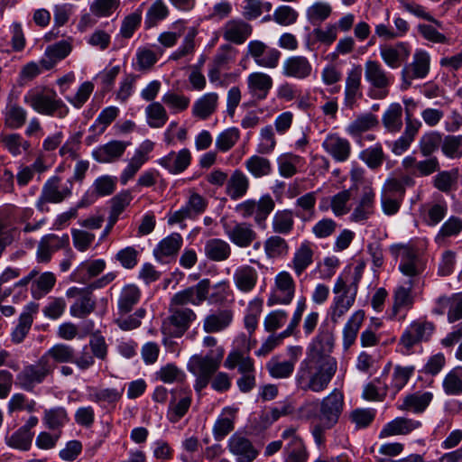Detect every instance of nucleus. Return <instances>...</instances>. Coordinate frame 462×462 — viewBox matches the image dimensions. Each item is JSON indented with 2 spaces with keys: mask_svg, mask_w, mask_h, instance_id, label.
<instances>
[{
  "mask_svg": "<svg viewBox=\"0 0 462 462\" xmlns=\"http://www.w3.org/2000/svg\"><path fill=\"white\" fill-rule=\"evenodd\" d=\"M336 371V361L328 359L326 362H318L306 358L298 369L296 384L304 392L320 393L328 387Z\"/></svg>",
  "mask_w": 462,
  "mask_h": 462,
  "instance_id": "f257e3e1",
  "label": "nucleus"
},
{
  "mask_svg": "<svg viewBox=\"0 0 462 462\" xmlns=\"http://www.w3.org/2000/svg\"><path fill=\"white\" fill-rule=\"evenodd\" d=\"M24 102L42 115L63 118L69 114L68 106L53 89L32 90L24 97Z\"/></svg>",
  "mask_w": 462,
  "mask_h": 462,
  "instance_id": "f03ea898",
  "label": "nucleus"
},
{
  "mask_svg": "<svg viewBox=\"0 0 462 462\" xmlns=\"http://www.w3.org/2000/svg\"><path fill=\"white\" fill-rule=\"evenodd\" d=\"M365 78L371 85L369 97L373 99H383L389 95V88L393 82V76L387 72L383 65L374 60L365 63Z\"/></svg>",
  "mask_w": 462,
  "mask_h": 462,
  "instance_id": "7ed1b4c3",
  "label": "nucleus"
},
{
  "mask_svg": "<svg viewBox=\"0 0 462 462\" xmlns=\"http://www.w3.org/2000/svg\"><path fill=\"white\" fill-rule=\"evenodd\" d=\"M170 316L163 321L162 332L170 337H181L190 328L197 315L193 310L170 303Z\"/></svg>",
  "mask_w": 462,
  "mask_h": 462,
  "instance_id": "20e7f679",
  "label": "nucleus"
},
{
  "mask_svg": "<svg viewBox=\"0 0 462 462\" xmlns=\"http://www.w3.org/2000/svg\"><path fill=\"white\" fill-rule=\"evenodd\" d=\"M275 202L270 195H263L259 200L247 199L236 205V211L244 218L254 217V223L262 229L266 227V220L273 211Z\"/></svg>",
  "mask_w": 462,
  "mask_h": 462,
  "instance_id": "39448f33",
  "label": "nucleus"
},
{
  "mask_svg": "<svg viewBox=\"0 0 462 462\" xmlns=\"http://www.w3.org/2000/svg\"><path fill=\"white\" fill-rule=\"evenodd\" d=\"M391 252L396 257H401L399 270L403 275L413 278L424 272L425 263L414 245H394L391 246Z\"/></svg>",
  "mask_w": 462,
  "mask_h": 462,
  "instance_id": "423d86ee",
  "label": "nucleus"
},
{
  "mask_svg": "<svg viewBox=\"0 0 462 462\" xmlns=\"http://www.w3.org/2000/svg\"><path fill=\"white\" fill-rule=\"evenodd\" d=\"M344 408L342 392L334 389L319 403V410L314 415L316 421L323 423L326 428H333L338 421Z\"/></svg>",
  "mask_w": 462,
  "mask_h": 462,
  "instance_id": "0eeeda50",
  "label": "nucleus"
},
{
  "mask_svg": "<svg viewBox=\"0 0 462 462\" xmlns=\"http://www.w3.org/2000/svg\"><path fill=\"white\" fill-rule=\"evenodd\" d=\"M51 365L41 356L35 364L25 365L16 375V384L26 392H32L36 385L42 383L53 372Z\"/></svg>",
  "mask_w": 462,
  "mask_h": 462,
  "instance_id": "6e6552de",
  "label": "nucleus"
},
{
  "mask_svg": "<svg viewBox=\"0 0 462 462\" xmlns=\"http://www.w3.org/2000/svg\"><path fill=\"white\" fill-rule=\"evenodd\" d=\"M224 353V348L218 346L210 350L205 356L194 355L188 363V369L194 375L212 377L219 368Z\"/></svg>",
  "mask_w": 462,
  "mask_h": 462,
  "instance_id": "1a4fd4ad",
  "label": "nucleus"
},
{
  "mask_svg": "<svg viewBox=\"0 0 462 462\" xmlns=\"http://www.w3.org/2000/svg\"><path fill=\"white\" fill-rule=\"evenodd\" d=\"M210 288L209 279H203L196 285L175 293L171 300V303L183 307H186L188 304L199 306L207 300Z\"/></svg>",
  "mask_w": 462,
  "mask_h": 462,
  "instance_id": "9d476101",
  "label": "nucleus"
},
{
  "mask_svg": "<svg viewBox=\"0 0 462 462\" xmlns=\"http://www.w3.org/2000/svg\"><path fill=\"white\" fill-rule=\"evenodd\" d=\"M69 186L60 189V178L53 176L50 178L43 185L42 194L37 201V208L43 212L45 205L48 203H60L66 198L71 195L72 180H69Z\"/></svg>",
  "mask_w": 462,
  "mask_h": 462,
  "instance_id": "9b49d317",
  "label": "nucleus"
},
{
  "mask_svg": "<svg viewBox=\"0 0 462 462\" xmlns=\"http://www.w3.org/2000/svg\"><path fill=\"white\" fill-rule=\"evenodd\" d=\"M434 330V323L427 320H415L402 333L400 344L407 351H411L415 345L428 341Z\"/></svg>",
  "mask_w": 462,
  "mask_h": 462,
  "instance_id": "f8f14e48",
  "label": "nucleus"
},
{
  "mask_svg": "<svg viewBox=\"0 0 462 462\" xmlns=\"http://www.w3.org/2000/svg\"><path fill=\"white\" fill-rule=\"evenodd\" d=\"M430 70V56L426 51H417L413 61L404 66L402 70V89L406 90L415 79L425 78Z\"/></svg>",
  "mask_w": 462,
  "mask_h": 462,
  "instance_id": "ddd939ff",
  "label": "nucleus"
},
{
  "mask_svg": "<svg viewBox=\"0 0 462 462\" xmlns=\"http://www.w3.org/2000/svg\"><path fill=\"white\" fill-rule=\"evenodd\" d=\"M334 347V336L332 332L325 328H320L319 334L313 339L307 359L318 362H326L328 359L336 361L330 356Z\"/></svg>",
  "mask_w": 462,
  "mask_h": 462,
  "instance_id": "4468645a",
  "label": "nucleus"
},
{
  "mask_svg": "<svg viewBox=\"0 0 462 462\" xmlns=\"http://www.w3.org/2000/svg\"><path fill=\"white\" fill-rule=\"evenodd\" d=\"M275 291L270 295L267 304H289L291 302L295 293V282L288 272L279 273L274 280Z\"/></svg>",
  "mask_w": 462,
  "mask_h": 462,
  "instance_id": "2eb2a0df",
  "label": "nucleus"
},
{
  "mask_svg": "<svg viewBox=\"0 0 462 462\" xmlns=\"http://www.w3.org/2000/svg\"><path fill=\"white\" fill-rule=\"evenodd\" d=\"M247 54L250 55L258 66L274 69L278 66L281 51L269 48L261 41H251L247 45Z\"/></svg>",
  "mask_w": 462,
  "mask_h": 462,
  "instance_id": "dca6fc26",
  "label": "nucleus"
},
{
  "mask_svg": "<svg viewBox=\"0 0 462 462\" xmlns=\"http://www.w3.org/2000/svg\"><path fill=\"white\" fill-rule=\"evenodd\" d=\"M222 32L226 42L240 45L253 33V26L244 19L234 18L224 24Z\"/></svg>",
  "mask_w": 462,
  "mask_h": 462,
  "instance_id": "f3484780",
  "label": "nucleus"
},
{
  "mask_svg": "<svg viewBox=\"0 0 462 462\" xmlns=\"http://www.w3.org/2000/svg\"><path fill=\"white\" fill-rule=\"evenodd\" d=\"M410 54V46L407 42H403L380 47L381 58L391 69H398L402 62L407 60Z\"/></svg>",
  "mask_w": 462,
  "mask_h": 462,
  "instance_id": "a211bd4d",
  "label": "nucleus"
},
{
  "mask_svg": "<svg viewBox=\"0 0 462 462\" xmlns=\"http://www.w3.org/2000/svg\"><path fill=\"white\" fill-rule=\"evenodd\" d=\"M69 244V237L68 235H64L60 237L54 234H49L44 236L39 243L37 249V260L40 263H48L51 258V254L68 246Z\"/></svg>",
  "mask_w": 462,
  "mask_h": 462,
  "instance_id": "6ab92c4d",
  "label": "nucleus"
},
{
  "mask_svg": "<svg viewBox=\"0 0 462 462\" xmlns=\"http://www.w3.org/2000/svg\"><path fill=\"white\" fill-rule=\"evenodd\" d=\"M375 192L371 186H365L359 201L354 208L350 220L361 222L367 220L374 213Z\"/></svg>",
  "mask_w": 462,
  "mask_h": 462,
  "instance_id": "aec40b11",
  "label": "nucleus"
},
{
  "mask_svg": "<svg viewBox=\"0 0 462 462\" xmlns=\"http://www.w3.org/2000/svg\"><path fill=\"white\" fill-rule=\"evenodd\" d=\"M42 356L51 366V371L54 372L58 364H74L76 350L69 345L59 343L52 346Z\"/></svg>",
  "mask_w": 462,
  "mask_h": 462,
  "instance_id": "412c9836",
  "label": "nucleus"
},
{
  "mask_svg": "<svg viewBox=\"0 0 462 462\" xmlns=\"http://www.w3.org/2000/svg\"><path fill=\"white\" fill-rule=\"evenodd\" d=\"M448 309V321L454 323L462 319V293L453 294L451 297H439L433 313L442 315Z\"/></svg>",
  "mask_w": 462,
  "mask_h": 462,
  "instance_id": "4be33fe9",
  "label": "nucleus"
},
{
  "mask_svg": "<svg viewBox=\"0 0 462 462\" xmlns=\"http://www.w3.org/2000/svg\"><path fill=\"white\" fill-rule=\"evenodd\" d=\"M130 143L124 141L113 140L100 145L93 151V158L100 163H109L119 160Z\"/></svg>",
  "mask_w": 462,
  "mask_h": 462,
  "instance_id": "5701e85b",
  "label": "nucleus"
},
{
  "mask_svg": "<svg viewBox=\"0 0 462 462\" xmlns=\"http://www.w3.org/2000/svg\"><path fill=\"white\" fill-rule=\"evenodd\" d=\"M191 153L189 149L184 148L178 152H171L159 160V164L171 174L183 172L190 164Z\"/></svg>",
  "mask_w": 462,
  "mask_h": 462,
  "instance_id": "b1692460",
  "label": "nucleus"
},
{
  "mask_svg": "<svg viewBox=\"0 0 462 462\" xmlns=\"http://www.w3.org/2000/svg\"><path fill=\"white\" fill-rule=\"evenodd\" d=\"M228 448L237 457V462H252L258 455L252 442L238 434H234L229 439Z\"/></svg>",
  "mask_w": 462,
  "mask_h": 462,
  "instance_id": "393cba45",
  "label": "nucleus"
},
{
  "mask_svg": "<svg viewBox=\"0 0 462 462\" xmlns=\"http://www.w3.org/2000/svg\"><path fill=\"white\" fill-rule=\"evenodd\" d=\"M322 146L336 162H346L351 153V144L349 141L337 134H329L324 140Z\"/></svg>",
  "mask_w": 462,
  "mask_h": 462,
  "instance_id": "a878e982",
  "label": "nucleus"
},
{
  "mask_svg": "<svg viewBox=\"0 0 462 462\" xmlns=\"http://www.w3.org/2000/svg\"><path fill=\"white\" fill-rule=\"evenodd\" d=\"M72 50V46L67 41H60L46 48L44 57L40 60L42 67L46 69H51L57 62L65 59Z\"/></svg>",
  "mask_w": 462,
  "mask_h": 462,
  "instance_id": "bb28decb",
  "label": "nucleus"
},
{
  "mask_svg": "<svg viewBox=\"0 0 462 462\" xmlns=\"http://www.w3.org/2000/svg\"><path fill=\"white\" fill-rule=\"evenodd\" d=\"M273 79L263 72L251 73L247 78L249 93L256 100L265 99L273 88Z\"/></svg>",
  "mask_w": 462,
  "mask_h": 462,
  "instance_id": "cd10ccee",
  "label": "nucleus"
},
{
  "mask_svg": "<svg viewBox=\"0 0 462 462\" xmlns=\"http://www.w3.org/2000/svg\"><path fill=\"white\" fill-rule=\"evenodd\" d=\"M362 68L360 65L355 66L347 73L345 88V104L352 108L358 97H362L361 88Z\"/></svg>",
  "mask_w": 462,
  "mask_h": 462,
  "instance_id": "c85d7f7f",
  "label": "nucleus"
},
{
  "mask_svg": "<svg viewBox=\"0 0 462 462\" xmlns=\"http://www.w3.org/2000/svg\"><path fill=\"white\" fill-rule=\"evenodd\" d=\"M312 66L304 56H292L283 63V75L303 79L310 76Z\"/></svg>",
  "mask_w": 462,
  "mask_h": 462,
  "instance_id": "c756f323",
  "label": "nucleus"
},
{
  "mask_svg": "<svg viewBox=\"0 0 462 462\" xmlns=\"http://www.w3.org/2000/svg\"><path fill=\"white\" fill-rule=\"evenodd\" d=\"M314 250L310 241L302 242L295 250L291 266L300 276L313 263Z\"/></svg>",
  "mask_w": 462,
  "mask_h": 462,
  "instance_id": "7c9ffc66",
  "label": "nucleus"
},
{
  "mask_svg": "<svg viewBox=\"0 0 462 462\" xmlns=\"http://www.w3.org/2000/svg\"><path fill=\"white\" fill-rule=\"evenodd\" d=\"M39 304L30 302L25 310L20 315L19 322L14 331L12 332V341L15 344L21 343L28 334L32 324L33 322V314L37 313Z\"/></svg>",
  "mask_w": 462,
  "mask_h": 462,
  "instance_id": "2f4dec72",
  "label": "nucleus"
},
{
  "mask_svg": "<svg viewBox=\"0 0 462 462\" xmlns=\"http://www.w3.org/2000/svg\"><path fill=\"white\" fill-rule=\"evenodd\" d=\"M249 189V179L240 170H236L228 178L226 185V194L232 199L236 200L247 193Z\"/></svg>",
  "mask_w": 462,
  "mask_h": 462,
  "instance_id": "473e14b6",
  "label": "nucleus"
},
{
  "mask_svg": "<svg viewBox=\"0 0 462 462\" xmlns=\"http://www.w3.org/2000/svg\"><path fill=\"white\" fill-rule=\"evenodd\" d=\"M226 235L233 244L242 248L250 246L257 238L256 232L247 223L236 224Z\"/></svg>",
  "mask_w": 462,
  "mask_h": 462,
  "instance_id": "72a5a7b5",
  "label": "nucleus"
},
{
  "mask_svg": "<svg viewBox=\"0 0 462 462\" xmlns=\"http://www.w3.org/2000/svg\"><path fill=\"white\" fill-rule=\"evenodd\" d=\"M232 320L233 311L231 310H218L205 318L203 329L207 333H217L226 328Z\"/></svg>",
  "mask_w": 462,
  "mask_h": 462,
  "instance_id": "f704fd0d",
  "label": "nucleus"
},
{
  "mask_svg": "<svg viewBox=\"0 0 462 462\" xmlns=\"http://www.w3.org/2000/svg\"><path fill=\"white\" fill-rule=\"evenodd\" d=\"M421 423L419 420L398 417L388 422L381 430L379 437L385 438L393 435H405L420 428Z\"/></svg>",
  "mask_w": 462,
  "mask_h": 462,
  "instance_id": "c9c22d12",
  "label": "nucleus"
},
{
  "mask_svg": "<svg viewBox=\"0 0 462 462\" xmlns=\"http://www.w3.org/2000/svg\"><path fill=\"white\" fill-rule=\"evenodd\" d=\"M183 243L179 233H172L162 239L154 249V256L162 262L165 257L176 256Z\"/></svg>",
  "mask_w": 462,
  "mask_h": 462,
  "instance_id": "e433bc0d",
  "label": "nucleus"
},
{
  "mask_svg": "<svg viewBox=\"0 0 462 462\" xmlns=\"http://www.w3.org/2000/svg\"><path fill=\"white\" fill-rule=\"evenodd\" d=\"M258 280L256 270L250 265L238 267L234 273V282L238 290L249 292L254 290Z\"/></svg>",
  "mask_w": 462,
  "mask_h": 462,
  "instance_id": "4c0bfd02",
  "label": "nucleus"
},
{
  "mask_svg": "<svg viewBox=\"0 0 462 462\" xmlns=\"http://www.w3.org/2000/svg\"><path fill=\"white\" fill-rule=\"evenodd\" d=\"M231 246L225 240L219 238L208 239L204 247L205 255L214 262H223L231 255Z\"/></svg>",
  "mask_w": 462,
  "mask_h": 462,
  "instance_id": "58836bf2",
  "label": "nucleus"
},
{
  "mask_svg": "<svg viewBox=\"0 0 462 462\" xmlns=\"http://www.w3.org/2000/svg\"><path fill=\"white\" fill-rule=\"evenodd\" d=\"M353 291H351V287L347 286L346 282L342 277H338L336 281V283L333 288V292L337 294L334 299V303H337L340 306H345L346 310L354 305L356 293H357V285L354 284Z\"/></svg>",
  "mask_w": 462,
  "mask_h": 462,
  "instance_id": "ea45409f",
  "label": "nucleus"
},
{
  "mask_svg": "<svg viewBox=\"0 0 462 462\" xmlns=\"http://www.w3.org/2000/svg\"><path fill=\"white\" fill-rule=\"evenodd\" d=\"M433 399V394L430 392H416L408 394L404 399L400 409L412 411L414 413L423 412Z\"/></svg>",
  "mask_w": 462,
  "mask_h": 462,
  "instance_id": "a19ab883",
  "label": "nucleus"
},
{
  "mask_svg": "<svg viewBox=\"0 0 462 462\" xmlns=\"http://www.w3.org/2000/svg\"><path fill=\"white\" fill-rule=\"evenodd\" d=\"M42 420L49 430L61 432V429L69 422V418L65 408L54 407L44 411Z\"/></svg>",
  "mask_w": 462,
  "mask_h": 462,
  "instance_id": "79ce46f5",
  "label": "nucleus"
},
{
  "mask_svg": "<svg viewBox=\"0 0 462 462\" xmlns=\"http://www.w3.org/2000/svg\"><path fill=\"white\" fill-rule=\"evenodd\" d=\"M263 248L269 259L283 258L290 252L288 242L279 235L268 237L263 243Z\"/></svg>",
  "mask_w": 462,
  "mask_h": 462,
  "instance_id": "37998d69",
  "label": "nucleus"
},
{
  "mask_svg": "<svg viewBox=\"0 0 462 462\" xmlns=\"http://www.w3.org/2000/svg\"><path fill=\"white\" fill-rule=\"evenodd\" d=\"M96 309V300L93 297L92 291L88 288L87 292L79 297L77 300L70 306V315L84 319L91 314Z\"/></svg>",
  "mask_w": 462,
  "mask_h": 462,
  "instance_id": "c03bdc74",
  "label": "nucleus"
},
{
  "mask_svg": "<svg viewBox=\"0 0 462 462\" xmlns=\"http://www.w3.org/2000/svg\"><path fill=\"white\" fill-rule=\"evenodd\" d=\"M141 291L136 285H125L119 295L118 310L120 314L129 313L134 306L139 301Z\"/></svg>",
  "mask_w": 462,
  "mask_h": 462,
  "instance_id": "a18cd8bd",
  "label": "nucleus"
},
{
  "mask_svg": "<svg viewBox=\"0 0 462 462\" xmlns=\"http://www.w3.org/2000/svg\"><path fill=\"white\" fill-rule=\"evenodd\" d=\"M218 96L216 93H208L198 99L192 108L195 116L205 120L209 117L216 110Z\"/></svg>",
  "mask_w": 462,
  "mask_h": 462,
  "instance_id": "49530a36",
  "label": "nucleus"
},
{
  "mask_svg": "<svg viewBox=\"0 0 462 462\" xmlns=\"http://www.w3.org/2000/svg\"><path fill=\"white\" fill-rule=\"evenodd\" d=\"M383 125L390 133H398L402 127V107L399 103L389 106L382 117Z\"/></svg>",
  "mask_w": 462,
  "mask_h": 462,
  "instance_id": "de8ad7c7",
  "label": "nucleus"
},
{
  "mask_svg": "<svg viewBox=\"0 0 462 462\" xmlns=\"http://www.w3.org/2000/svg\"><path fill=\"white\" fill-rule=\"evenodd\" d=\"M379 125L378 118L372 113L358 116L347 127V133L354 136H360L362 133L369 131Z\"/></svg>",
  "mask_w": 462,
  "mask_h": 462,
  "instance_id": "09e8293b",
  "label": "nucleus"
},
{
  "mask_svg": "<svg viewBox=\"0 0 462 462\" xmlns=\"http://www.w3.org/2000/svg\"><path fill=\"white\" fill-rule=\"evenodd\" d=\"M294 226L293 213L291 210H278L272 219V229L276 235H289Z\"/></svg>",
  "mask_w": 462,
  "mask_h": 462,
  "instance_id": "8fccbe9b",
  "label": "nucleus"
},
{
  "mask_svg": "<svg viewBox=\"0 0 462 462\" xmlns=\"http://www.w3.org/2000/svg\"><path fill=\"white\" fill-rule=\"evenodd\" d=\"M413 283L409 281V286H398L393 293V316H396L401 309H411L414 302V298L411 293Z\"/></svg>",
  "mask_w": 462,
  "mask_h": 462,
  "instance_id": "3c124183",
  "label": "nucleus"
},
{
  "mask_svg": "<svg viewBox=\"0 0 462 462\" xmlns=\"http://www.w3.org/2000/svg\"><path fill=\"white\" fill-rule=\"evenodd\" d=\"M245 166L254 178L268 176L273 171L270 160L260 155H253L248 158Z\"/></svg>",
  "mask_w": 462,
  "mask_h": 462,
  "instance_id": "603ef678",
  "label": "nucleus"
},
{
  "mask_svg": "<svg viewBox=\"0 0 462 462\" xmlns=\"http://www.w3.org/2000/svg\"><path fill=\"white\" fill-rule=\"evenodd\" d=\"M0 142L13 156H18L22 152H28L31 143L24 140L19 134H8L0 135Z\"/></svg>",
  "mask_w": 462,
  "mask_h": 462,
  "instance_id": "864d4df0",
  "label": "nucleus"
},
{
  "mask_svg": "<svg viewBox=\"0 0 462 462\" xmlns=\"http://www.w3.org/2000/svg\"><path fill=\"white\" fill-rule=\"evenodd\" d=\"M27 112L16 104L7 106L5 113V125L10 129H19L26 122Z\"/></svg>",
  "mask_w": 462,
  "mask_h": 462,
  "instance_id": "5fc2aeb1",
  "label": "nucleus"
},
{
  "mask_svg": "<svg viewBox=\"0 0 462 462\" xmlns=\"http://www.w3.org/2000/svg\"><path fill=\"white\" fill-rule=\"evenodd\" d=\"M147 124L152 128H161L168 121V115L164 106L159 102H152L146 109Z\"/></svg>",
  "mask_w": 462,
  "mask_h": 462,
  "instance_id": "6e6d98bb",
  "label": "nucleus"
},
{
  "mask_svg": "<svg viewBox=\"0 0 462 462\" xmlns=\"http://www.w3.org/2000/svg\"><path fill=\"white\" fill-rule=\"evenodd\" d=\"M458 179V170L439 171L433 180L434 187L441 192L448 193L455 189Z\"/></svg>",
  "mask_w": 462,
  "mask_h": 462,
  "instance_id": "4d7b16f0",
  "label": "nucleus"
},
{
  "mask_svg": "<svg viewBox=\"0 0 462 462\" xmlns=\"http://www.w3.org/2000/svg\"><path fill=\"white\" fill-rule=\"evenodd\" d=\"M443 389L448 395L462 394V366L449 371L443 380Z\"/></svg>",
  "mask_w": 462,
  "mask_h": 462,
  "instance_id": "13d9d810",
  "label": "nucleus"
},
{
  "mask_svg": "<svg viewBox=\"0 0 462 462\" xmlns=\"http://www.w3.org/2000/svg\"><path fill=\"white\" fill-rule=\"evenodd\" d=\"M442 144V134L432 131L423 134L419 142V149L422 156L430 157Z\"/></svg>",
  "mask_w": 462,
  "mask_h": 462,
  "instance_id": "bf43d9fd",
  "label": "nucleus"
},
{
  "mask_svg": "<svg viewBox=\"0 0 462 462\" xmlns=\"http://www.w3.org/2000/svg\"><path fill=\"white\" fill-rule=\"evenodd\" d=\"M359 158L372 170L378 169L385 160V155L381 143L363 150Z\"/></svg>",
  "mask_w": 462,
  "mask_h": 462,
  "instance_id": "052dcab7",
  "label": "nucleus"
},
{
  "mask_svg": "<svg viewBox=\"0 0 462 462\" xmlns=\"http://www.w3.org/2000/svg\"><path fill=\"white\" fill-rule=\"evenodd\" d=\"M353 188L343 189L330 198V208L337 217L347 214L350 210L348 205L352 197Z\"/></svg>",
  "mask_w": 462,
  "mask_h": 462,
  "instance_id": "680f3d73",
  "label": "nucleus"
},
{
  "mask_svg": "<svg viewBox=\"0 0 462 462\" xmlns=\"http://www.w3.org/2000/svg\"><path fill=\"white\" fill-rule=\"evenodd\" d=\"M169 10L162 0H156L148 9L144 24L147 29L154 27L160 21L165 19Z\"/></svg>",
  "mask_w": 462,
  "mask_h": 462,
  "instance_id": "e2e57ef3",
  "label": "nucleus"
},
{
  "mask_svg": "<svg viewBox=\"0 0 462 462\" xmlns=\"http://www.w3.org/2000/svg\"><path fill=\"white\" fill-rule=\"evenodd\" d=\"M332 13L330 5L323 2H316L307 9V19L313 24H319L328 19Z\"/></svg>",
  "mask_w": 462,
  "mask_h": 462,
  "instance_id": "0e129e2a",
  "label": "nucleus"
},
{
  "mask_svg": "<svg viewBox=\"0 0 462 462\" xmlns=\"http://www.w3.org/2000/svg\"><path fill=\"white\" fill-rule=\"evenodd\" d=\"M441 150L448 158L462 157V135H447L442 138Z\"/></svg>",
  "mask_w": 462,
  "mask_h": 462,
  "instance_id": "69168bd1",
  "label": "nucleus"
},
{
  "mask_svg": "<svg viewBox=\"0 0 462 462\" xmlns=\"http://www.w3.org/2000/svg\"><path fill=\"white\" fill-rule=\"evenodd\" d=\"M374 418L375 411L374 409L357 408L349 413V420L357 430L367 428Z\"/></svg>",
  "mask_w": 462,
  "mask_h": 462,
  "instance_id": "338daca9",
  "label": "nucleus"
},
{
  "mask_svg": "<svg viewBox=\"0 0 462 462\" xmlns=\"http://www.w3.org/2000/svg\"><path fill=\"white\" fill-rule=\"evenodd\" d=\"M32 432H27L26 430L19 428L11 435L10 438L7 439L6 443L11 448L29 450L32 446Z\"/></svg>",
  "mask_w": 462,
  "mask_h": 462,
  "instance_id": "774afa93",
  "label": "nucleus"
}]
</instances>
